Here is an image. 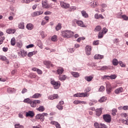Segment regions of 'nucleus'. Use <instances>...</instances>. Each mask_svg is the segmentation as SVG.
Segmentation results:
<instances>
[{"label": "nucleus", "instance_id": "nucleus-9", "mask_svg": "<svg viewBox=\"0 0 128 128\" xmlns=\"http://www.w3.org/2000/svg\"><path fill=\"white\" fill-rule=\"evenodd\" d=\"M85 50L86 52V54L90 56V52H92V47L88 45L85 48Z\"/></svg>", "mask_w": 128, "mask_h": 128}, {"label": "nucleus", "instance_id": "nucleus-43", "mask_svg": "<svg viewBox=\"0 0 128 128\" xmlns=\"http://www.w3.org/2000/svg\"><path fill=\"white\" fill-rule=\"evenodd\" d=\"M56 107L58 110H64V106L60 105L59 104H58Z\"/></svg>", "mask_w": 128, "mask_h": 128}, {"label": "nucleus", "instance_id": "nucleus-12", "mask_svg": "<svg viewBox=\"0 0 128 128\" xmlns=\"http://www.w3.org/2000/svg\"><path fill=\"white\" fill-rule=\"evenodd\" d=\"M60 6L62 8H70V4L64 2H60Z\"/></svg>", "mask_w": 128, "mask_h": 128}, {"label": "nucleus", "instance_id": "nucleus-2", "mask_svg": "<svg viewBox=\"0 0 128 128\" xmlns=\"http://www.w3.org/2000/svg\"><path fill=\"white\" fill-rule=\"evenodd\" d=\"M50 84L54 86V88L55 90L60 88V81L56 82L54 80H52Z\"/></svg>", "mask_w": 128, "mask_h": 128}, {"label": "nucleus", "instance_id": "nucleus-34", "mask_svg": "<svg viewBox=\"0 0 128 128\" xmlns=\"http://www.w3.org/2000/svg\"><path fill=\"white\" fill-rule=\"evenodd\" d=\"M32 16V18H34L36 16H38V11H36V12H33L32 14H31Z\"/></svg>", "mask_w": 128, "mask_h": 128}, {"label": "nucleus", "instance_id": "nucleus-54", "mask_svg": "<svg viewBox=\"0 0 128 128\" xmlns=\"http://www.w3.org/2000/svg\"><path fill=\"white\" fill-rule=\"evenodd\" d=\"M94 126L95 128H100V125L98 124V122H96L94 124Z\"/></svg>", "mask_w": 128, "mask_h": 128}, {"label": "nucleus", "instance_id": "nucleus-19", "mask_svg": "<svg viewBox=\"0 0 128 128\" xmlns=\"http://www.w3.org/2000/svg\"><path fill=\"white\" fill-rule=\"evenodd\" d=\"M92 78H94V76H86L84 77V80H86V82H92Z\"/></svg>", "mask_w": 128, "mask_h": 128}, {"label": "nucleus", "instance_id": "nucleus-55", "mask_svg": "<svg viewBox=\"0 0 128 128\" xmlns=\"http://www.w3.org/2000/svg\"><path fill=\"white\" fill-rule=\"evenodd\" d=\"M6 33L9 34H12V30H10V29H8L6 30Z\"/></svg>", "mask_w": 128, "mask_h": 128}, {"label": "nucleus", "instance_id": "nucleus-33", "mask_svg": "<svg viewBox=\"0 0 128 128\" xmlns=\"http://www.w3.org/2000/svg\"><path fill=\"white\" fill-rule=\"evenodd\" d=\"M106 96H102L98 100L99 102H106Z\"/></svg>", "mask_w": 128, "mask_h": 128}, {"label": "nucleus", "instance_id": "nucleus-44", "mask_svg": "<svg viewBox=\"0 0 128 128\" xmlns=\"http://www.w3.org/2000/svg\"><path fill=\"white\" fill-rule=\"evenodd\" d=\"M14 126L15 128H24V126L20 125V124H16Z\"/></svg>", "mask_w": 128, "mask_h": 128}, {"label": "nucleus", "instance_id": "nucleus-5", "mask_svg": "<svg viewBox=\"0 0 128 128\" xmlns=\"http://www.w3.org/2000/svg\"><path fill=\"white\" fill-rule=\"evenodd\" d=\"M106 92L108 94H110V92H112V87L110 84H106Z\"/></svg>", "mask_w": 128, "mask_h": 128}, {"label": "nucleus", "instance_id": "nucleus-64", "mask_svg": "<svg viewBox=\"0 0 128 128\" xmlns=\"http://www.w3.org/2000/svg\"><path fill=\"white\" fill-rule=\"evenodd\" d=\"M124 122V124H127L128 126V120H122Z\"/></svg>", "mask_w": 128, "mask_h": 128}, {"label": "nucleus", "instance_id": "nucleus-23", "mask_svg": "<svg viewBox=\"0 0 128 128\" xmlns=\"http://www.w3.org/2000/svg\"><path fill=\"white\" fill-rule=\"evenodd\" d=\"M26 28L27 30H32L34 28V25H32V24H27Z\"/></svg>", "mask_w": 128, "mask_h": 128}, {"label": "nucleus", "instance_id": "nucleus-53", "mask_svg": "<svg viewBox=\"0 0 128 128\" xmlns=\"http://www.w3.org/2000/svg\"><path fill=\"white\" fill-rule=\"evenodd\" d=\"M28 92V90L26 88H24L22 90V94H26V92Z\"/></svg>", "mask_w": 128, "mask_h": 128}, {"label": "nucleus", "instance_id": "nucleus-26", "mask_svg": "<svg viewBox=\"0 0 128 128\" xmlns=\"http://www.w3.org/2000/svg\"><path fill=\"white\" fill-rule=\"evenodd\" d=\"M44 106H40L39 108H37V110L42 112H44Z\"/></svg>", "mask_w": 128, "mask_h": 128}, {"label": "nucleus", "instance_id": "nucleus-21", "mask_svg": "<svg viewBox=\"0 0 128 128\" xmlns=\"http://www.w3.org/2000/svg\"><path fill=\"white\" fill-rule=\"evenodd\" d=\"M71 74L74 76V78H79L80 73L75 72H71Z\"/></svg>", "mask_w": 128, "mask_h": 128}, {"label": "nucleus", "instance_id": "nucleus-30", "mask_svg": "<svg viewBox=\"0 0 128 128\" xmlns=\"http://www.w3.org/2000/svg\"><path fill=\"white\" fill-rule=\"evenodd\" d=\"M55 28L57 32L60 30H62V24L58 23Z\"/></svg>", "mask_w": 128, "mask_h": 128}, {"label": "nucleus", "instance_id": "nucleus-31", "mask_svg": "<svg viewBox=\"0 0 128 128\" xmlns=\"http://www.w3.org/2000/svg\"><path fill=\"white\" fill-rule=\"evenodd\" d=\"M57 72L58 74H62L64 72V68H58L57 70Z\"/></svg>", "mask_w": 128, "mask_h": 128}, {"label": "nucleus", "instance_id": "nucleus-52", "mask_svg": "<svg viewBox=\"0 0 128 128\" xmlns=\"http://www.w3.org/2000/svg\"><path fill=\"white\" fill-rule=\"evenodd\" d=\"M93 44L94 46H98V40L94 41Z\"/></svg>", "mask_w": 128, "mask_h": 128}, {"label": "nucleus", "instance_id": "nucleus-51", "mask_svg": "<svg viewBox=\"0 0 128 128\" xmlns=\"http://www.w3.org/2000/svg\"><path fill=\"white\" fill-rule=\"evenodd\" d=\"M34 44H30L29 45L27 46L26 48H34Z\"/></svg>", "mask_w": 128, "mask_h": 128}, {"label": "nucleus", "instance_id": "nucleus-37", "mask_svg": "<svg viewBox=\"0 0 128 128\" xmlns=\"http://www.w3.org/2000/svg\"><path fill=\"white\" fill-rule=\"evenodd\" d=\"M18 28L21 30H24V22L20 23L18 25Z\"/></svg>", "mask_w": 128, "mask_h": 128}, {"label": "nucleus", "instance_id": "nucleus-17", "mask_svg": "<svg viewBox=\"0 0 128 128\" xmlns=\"http://www.w3.org/2000/svg\"><path fill=\"white\" fill-rule=\"evenodd\" d=\"M94 18L96 20H98V18H102V20H104V16H102V14H94Z\"/></svg>", "mask_w": 128, "mask_h": 128}, {"label": "nucleus", "instance_id": "nucleus-22", "mask_svg": "<svg viewBox=\"0 0 128 128\" xmlns=\"http://www.w3.org/2000/svg\"><path fill=\"white\" fill-rule=\"evenodd\" d=\"M81 14H82V16L84 18H88V14H87V12L84 10H82L81 12Z\"/></svg>", "mask_w": 128, "mask_h": 128}, {"label": "nucleus", "instance_id": "nucleus-15", "mask_svg": "<svg viewBox=\"0 0 128 128\" xmlns=\"http://www.w3.org/2000/svg\"><path fill=\"white\" fill-rule=\"evenodd\" d=\"M48 100H55V98H58V94H54V95H51L48 97Z\"/></svg>", "mask_w": 128, "mask_h": 128}, {"label": "nucleus", "instance_id": "nucleus-63", "mask_svg": "<svg viewBox=\"0 0 128 128\" xmlns=\"http://www.w3.org/2000/svg\"><path fill=\"white\" fill-rule=\"evenodd\" d=\"M52 14V12L50 11H46L44 12V14L48 15V14Z\"/></svg>", "mask_w": 128, "mask_h": 128}, {"label": "nucleus", "instance_id": "nucleus-41", "mask_svg": "<svg viewBox=\"0 0 128 128\" xmlns=\"http://www.w3.org/2000/svg\"><path fill=\"white\" fill-rule=\"evenodd\" d=\"M102 30V27L100 26H98L95 28L94 30L95 32H100V30Z\"/></svg>", "mask_w": 128, "mask_h": 128}, {"label": "nucleus", "instance_id": "nucleus-4", "mask_svg": "<svg viewBox=\"0 0 128 128\" xmlns=\"http://www.w3.org/2000/svg\"><path fill=\"white\" fill-rule=\"evenodd\" d=\"M42 6L44 8H50L52 7V5L48 4V0H42Z\"/></svg>", "mask_w": 128, "mask_h": 128}, {"label": "nucleus", "instance_id": "nucleus-29", "mask_svg": "<svg viewBox=\"0 0 128 128\" xmlns=\"http://www.w3.org/2000/svg\"><path fill=\"white\" fill-rule=\"evenodd\" d=\"M0 60H2L3 62H8V58L6 57V56H4L2 55H0Z\"/></svg>", "mask_w": 128, "mask_h": 128}, {"label": "nucleus", "instance_id": "nucleus-16", "mask_svg": "<svg viewBox=\"0 0 128 128\" xmlns=\"http://www.w3.org/2000/svg\"><path fill=\"white\" fill-rule=\"evenodd\" d=\"M102 114V109L99 108L96 110V114L97 116H100V115Z\"/></svg>", "mask_w": 128, "mask_h": 128}, {"label": "nucleus", "instance_id": "nucleus-18", "mask_svg": "<svg viewBox=\"0 0 128 128\" xmlns=\"http://www.w3.org/2000/svg\"><path fill=\"white\" fill-rule=\"evenodd\" d=\"M94 60H102V58H104V56L97 54L94 55Z\"/></svg>", "mask_w": 128, "mask_h": 128}, {"label": "nucleus", "instance_id": "nucleus-48", "mask_svg": "<svg viewBox=\"0 0 128 128\" xmlns=\"http://www.w3.org/2000/svg\"><path fill=\"white\" fill-rule=\"evenodd\" d=\"M119 64L122 68H126V64L122 63V61H119Z\"/></svg>", "mask_w": 128, "mask_h": 128}, {"label": "nucleus", "instance_id": "nucleus-61", "mask_svg": "<svg viewBox=\"0 0 128 128\" xmlns=\"http://www.w3.org/2000/svg\"><path fill=\"white\" fill-rule=\"evenodd\" d=\"M128 114L126 113H122L121 114V116H123L124 118H126Z\"/></svg>", "mask_w": 128, "mask_h": 128}, {"label": "nucleus", "instance_id": "nucleus-50", "mask_svg": "<svg viewBox=\"0 0 128 128\" xmlns=\"http://www.w3.org/2000/svg\"><path fill=\"white\" fill-rule=\"evenodd\" d=\"M104 86H100L99 88V92H104Z\"/></svg>", "mask_w": 128, "mask_h": 128}, {"label": "nucleus", "instance_id": "nucleus-10", "mask_svg": "<svg viewBox=\"0 0 128 128\" xmlns=\"http://www.w3.org/2000/svg\"><path fill=\"white\" fill-rule=\"evenodd\" d=\"M26 118H33L34 116V111H28V112H26Z\"/></svg>", "mask_w": 128, "mask_h": 128}, {"label": "nucleus", "instance_id": "nucleus-24", "mask_svg": "<svg viewBox=\"0 0 128 128\" xmlns=\"http://www.w3.org/2000/svg\"><path fill=\"white\" fill-rule=\"evenodd\" d=\"M14 92V88H7V92L8 94H12Z\"/></svg>", "mask_w": 128, "mask_h": 128}, {"label": "nucleus", "instance_id": "nucleus-28", "mask_svg": "<svg viewBox=\"0 0 128 128\" xmlns=\"http://www.w3.org/2000/svg\"><path fill=\"white\" fill-rule=\"evenodd\" d=\"M60 80H66V75H61L58 76Z\"/></svg>", "mask_w": 128, "mask_h": 128}, {"label": "nucleus", "instance_id": "nucleus-49", "mask_svg": "<svg viewBox=\"0 0 128 128\" xmlns=\"http://www.w3.org/2000/svg\"><path fill=\"white\" fill-rule=\"evenodd\" d=\"M74 98H80V93H77L74 95Z\"/></svg>", "mask_w": 128, "mask_h": 128}, {"label": "nucleus", "instance_id": "nucleus-32", "mask_svg": "<svg viewBox=\"0 0 128 128\" xmlns=\"http://www.w3.org/2000/svg\"><path fill=\"white\" fill-rule=\"evenodd\" d=\"M10 44H11V46H16V38H14V37L12 38L11 39Z\"/></svg>", "mask_w": 128, "mask_h": 128}, {"label": "nucleus", "instance_id": "nucleus-40", "mask_svg": "<svg viewBox=\"0 0 128 128\" xmlns=\"http://www.w3.org/2000/svg\"><path fill=\"white\" fill-rule=\"evenodd\" d=\"M104 38V32H99L98 34V38Z\"/></svg>", "mask_w": 128, "mask_h": 128}, {"label": "nucleus", "instance_id": "nucleus-62", "mask_svg": "<svg viewBox=\"0 0 128 128\" xmlns=\"http://www.w3.org/2000/svg\"><path fill=\"white\" fill-rule=\"evenodd\" d=\"M123 110H128V106H123Z\"/></svg>", "mask_w": 128, "mask_h": 128}, {"label": "nucleus", "instance_id": "nucleus-6", "mask_svg": "<svg viewBox=\"0 0 128 128\" xmlns=\"http://www.w3.org/2000/svg\"><path fill=\"white\" fill-rule=\"evenodd\" d=\"M36 120H40V122H44V115L42 114H38L36 115L35 116Z\"/></svg>", "mask_w": 128, "mask_h": 128}, {"label": "nucleus", "instance_id": "nucleus-8", "mask_svg": "<svg viewBox=\"0 0 128 128\" xmlns=\"http://www.w3.org/2000/svg\"><path fill=\"white\" fill-rule=\"evenodd\" d=\"M73 22H76V24L79 26H81L82 28H84V22H82V20H76V19H75L73 20Z\"/></svg>", "mask_w": 128, "mask_h": 128}, {"label": "nucleus", "instance_id": "nucleus-25", "mask_svg": "<svg viewBox=\"0 0 128 128\" xmlns=\"http://www.w3.org/2000/svg\"><path fill=\"white\" fill-rule=\"evenodd\" d=\"M38 52V51H34L32 52H29L28 54V58H32L34 54H36Z\"/></svg>", "mask_w": 128, "mask_h": 128}, {"label": "nucleus", "instance_id": "nucleus-7", "mask_svg": "<svg viewBox=\"0 0 128 128\" xmlns=\"http://www.w3.org/2000/svg\"><path fill=\"white\" fill-rule=\"evenodd\" d=\"M43 64L46 66L47 68H50V66H52V68L54 67V64H52L50 61L44 60V61Z\"/></svg>", "mask_w": 128, "mask_h": 128}, {"label": "nucleus", "instance_id": "nucleus-36", "mask_svg": "<svg viewBox=\"0 0 128 128\" xmlns=\"http://www.w3.org/2000/svg\"><path fill=\"white\" fill-rule=\"evenodd\" d=\"M75 50L74 48H68L67 50L70 54H72V52H74Z\"/></svg>", "mask_w": 128, "mask_h": 128}, {"label": "nucleus", "instance_id": "nucleus-45", "mask_svg": "<svg viewBox=\"0 0 128 128\" xmlns=\"http://www.w3.org/2000/svg\"><path fill=\"white\" fill-rule=\"evenodd\" d=\"M30 106L32 108H36V105L34 100H31V102H30Z\"/></svg>", "mask_w": 128, "mask_h": 128}, {"label": "nucleus", "instance_id": "nucleus-1", "mask_svg": "<svg viewBox=\"0 0 128 128\" xmlns=\"http://www.w3.org/2000/svg\"><path fill=\"white\" fill-rule=\"evenodd\" d=\"M62 36L64 38H70L74 36V33L73 32L68 30H65L62 32Z\"/></svg>", "mask_w": 128, "mask_h": 128}, {"label": "nucleus", "instance_id": "nucleus-38", "mask_svg": "<svg viewBox=\"0 0 128 128\" xmlns=\"http://www.w3.org/2000/svg\"><path fill=\"white\" fill-rule=\"evenodd\" d=\"M51 40L52 42H56L58 40V36L56 35L53 36L51 38Z\"/></svg>", "mask_w": 128, "mask_h": 128}, {"label": "nucleus", "instance_id": "nucleus-3", "mask_svg": "<svg viewBox=\"0 0 128 128\" xmlns=\"http://www.w3.org/2000/svg\"><path fill=\"white\" fill-rule=\"evenodd\" d=\"M103 120L106 122H112V116L110 114H105L102 116Z\"/></svg>", "mask_w": 128, "mask_h": 128}, {"label": "nucleus", "instance_id": "nucleus-35", "mask_svg": "<svg viewBox=\"0 0 128 128\" xmlns=\"http://www.w3.org/2000/svg\"><path fill=\"white\" fill-rule=\"evenodd\" d=\"M30 102H32V100H30V98H25L24 100V102L25 104H30Z\"/></svg>", "mask_w": 128, "mask_h": 128}, {"label": "nucleus", "instance_id": "nucleus-56", "mask_svg": "<svg viewBox=\"0 0 128 128\" xmlns=\"http://www.w3.org/2000/svg\"><path fill=\"white\" fill-rule=\"evenodd\" d=\"M37 72L38 74H42V71L40 69H37Z\"/></svg>", "mask_w": 128, "mask_h": 128}, {"label": "nucleus", "instance_id": "nucleus-14", "mask_svg": "<svg viewBox=\"0 0 128 128\" xmlns=\"http://www.w3.org/2000/svg\"><path fill=\"white\" fill-rule=\"evenodd\" d=\"M116 75L112 74L110 76L104 75V78H110V80H116Z\"/></svg>", "mask_w": 128, "mask_h": 128}, {"label": "nucleus", "instance_id": "nucleus-13", "mask_svg": "<svg viewBox=\"0 0 128 128\" xmlns=\"http://www.w3.org/2000/svg\"><path fill=\"white\" fill-rule=\"evenodd\" d=\"M124 91V88L122 87H120L114 90L115 94H120V92H122Z\"/></svg>", "mask_w": 128, "mask_h": 128}, {"label": "nucleus", "instance_id": "nucleus-39", "mask_svg": "<svg viewBox=\"0 0 128 128\" xmlns=\"http://www.w3.org/2000/svg\"><path fill=\"white\" fill-rule=\"evenodd\" d=\"M40 94L37 93L35 94L32 96V98H40Z\"/></svg>", "mask_w": 128, "mask_h": 128}, {"label": "nucleus", "instance_id": "nucleus-60", "mask_svg": "<svg viewBox=\"0 0 128 128\" xmlns=\"http://www.w3.org/2000/svg\"><path fill=\"white\" fill-rule=\"evenodd\" d=\"M38 4H34L32 6V10H36V8H38Z\"/></svg>", "mask_w": 128, "mask_h": 128}, {"label": "nucleus", "instance_id": "nucleus-27", "mask_svg": "<svg viewBox=\"0 0 128 128\" xmlns=\"http://www.w3.org/2000/svg\"><path fill=\"white\" fill-rule=\"evenodd\" d=\"M112 63L113 66H118V64H119V62L116 58H114L112 60Z\"/></svg>", "mask_w": 128, "mask_h": 128}, {"label": "nucleus", "instance_id": "nucleus-47", "mask_svg": "<svg viewBox=\"0 0 128 128\" xmlns=\"http://www.w3.org/2000/svg\"><path fill=\"white\" fill-rule=\"evenodd\" d=\"M121 18H123L124 20H128V17L126 14L121 16Z\"/></svg>", "mask_w": 128, "mask_h": 128}, {"label": "nucleus", "instance_id": "nucleus-46", "mask_svg": "<svg viewBox=\"0 0 128 128\" xmlns=\"http://www.w3.org/2000/svg\"><path fill=\"white\" fill-rule=\"evenodd\" d=\"M108 66H102L100 69H99V70H108Z\"/></svg>", "mask_w": 128, "mask_h": 128}, {"label": "nucleus", "instance_id": "nucleus-59", "mask_svg": "<svg viewBox=\"0 0 128 128\" xmlns=\"http://www.w3.org/2000/svg\"><path fill=\"white\" fill-rule=\"evenodd\" d=\"M2 50L4 52H8V48L4 47L2 48Z\"/></svg>", "mask_w": 128, "mask_h": 128}, {"label": "nucleus", "instance_id": "nucleus-11", "mask_svg": "<svg viewBox=\"0 0 128 128\" xmlns=\"http://www.w3.org/2000/svg\"><path fill=\"white\" fill-rule=\"evenodd\" d=\"M19 56H21L23 58L24 56H26V54H28V52L26 51H24V50H20V52H18Z\"/></svg>", "mask_w": 128, "mask_h": 128}, {"label": "nucleus", "instance_id": "nucleus-42", "mask_svg": "<svg viewBox=\"0 0 128 128\" xmlns=\"http://www.w3.org/2000/svg\"><path fill=\"white\" fill-rule=\"evenodd\" d=\"M86 96H88L86 93L82 92L80 93V98H86Z\"/></svg>", "mask_w": 128, "mask_h": 128}, {"label": "nucleus", "instance_id": "nucleus-20", "mask_svg": "<svg viewBox=\"0 0 128 128\" xmlns=\"http://www.w3.org/2000/svg\"><path fill=\"white\" fill-rule=\"evenodd\" d=\"M50 124H54L56 128H60V124L56 121H51Z\"/></svg>", "mask_w": 128, "mask_h": 128}, {"label": "nucleus", "instance_id": "nucleus-57", "mask_svg": "<svg viewBox=\"0 0 128 128\" xmlns=\"http://www.w3.org/2000/svg\"><path fill=\"white\" fill-rule=\"evenodd\" d=\"M33 102H34L36 105V104H40V100H34Z\"/></svg>", "mask_w": 128, "mask_h": 128}, {"label": "nucleus", "instance_id": "nucleus-58", "mask_svg": "<svg viewBox=\"0 0 128 128\" xmlns=\"http://www.w3.org/2000/svg\"><path fill=\"white\" fill-rule=\"evenodd\" d=\"M100 126H101V128H108L106 125L105 124H100Z\"/></svg>", "mask_w": 128, "mask_h": 128}]
</instances>
